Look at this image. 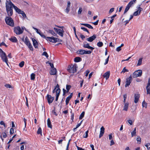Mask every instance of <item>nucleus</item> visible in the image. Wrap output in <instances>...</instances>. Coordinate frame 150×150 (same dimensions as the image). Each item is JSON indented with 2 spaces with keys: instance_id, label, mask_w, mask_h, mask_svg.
<instances>
[{
  "instance_id": "1",
  "label": "nucleus",
  "mask_w": 150,
  "mask_h": 150,
  "mask_svg": "<svg viewBox=\"0 0 150 150\" xmlns=\"http://www.w3.org/2000/svg\"><path fill=\"white\" fill-rule=\"evenodd\" d=\"M77 67L76 64L69 65L67 68V70L70 73H74L76 72Z\"/></svg>"
},
{
  "instance_id": "2",
  "label": "nucleus",
  "mask_w": 150,
  "mask_h": 150,
  "mask_svg": "<svg viewBox=\"0 0 150 150\" xmlns=\"http://www.w3.org/2000/svg\"><path fill=\"white\" fill-rule=\"evenodd\" d=\"M5 21L7 24L12 27H13L14 26L13 21L10 17H6L5 18Z\"/></svg>"
},
{
  "instance_id": "3",
  "label": "nucleus",
  "mask_w": 150,
  "mask_h": 150,
  "mask_svg": "<svg viewBox=\"0 0 150 150\" xmlns=\"http://www.w3.org/2000/svg\"><path fill=\"white\" fill-rule=\"evenodd\" d=\"M64 26H60L57 25V34H58L60 36L63 37L64 36Z\"/></svg>"
},
{
  "instance_id": "4",
  "label": "nucleus",
  "mask_w": 150,
  "mask_h": 150,
  "mask_svg": "<svg viewBox=\"0 0 150 150\" xmlns=\"http://www.w3.org/2000/svg\"><path fill=\"white\" fill-rule=\"evenodd\" d=\"M6 11L12 10L13 7L15 6L11 1H6Z\"/></svg>"
},
{
  "instance_id": "5",
  "label": "nucleus",
  "mask_w": 150,
  "mask_h": 150,
  "mask_svg": "<svg viewBox=\"0 0 150 150\" xmlns=\"http://www.w3.org/2000/svg\"><path fill=\"white\" fill-rule=\"evenodd\" d=\"M14 8L17 12L19 14H21L24 18L26 17V15L23 11L21 10L16 6H14Z\"/></svg>"
},
{
  "instance_id": "6",
  "label": "nucleus",
  "mask_w": 150,
  "mask_h": 150,
  "mask_svg": "<svg viewBox=\"0 0 150 150\" xmlns=\"http://www.w3.org/2000/svg\"><path fill=\"white\" fill-rule=\"evenodd\" d=\"M14 31L17 35H20L23 33V30H21V29L19 26L14 27Z\"/></svg>"
},
{
  "instance_id": "7",
  "label": "nucleus",
  "mask_w": 150,
  "mask_h": 150,
  "mask_svg": "<svg viewBox=\"0 0 150 150\" xmlns=\"http://www.w3.org/2000/svg\"><path fill=\"white\" fill-rule=\"evenodd\" d=\"M0 56L3 61L5 62L6 63V64L8 66V58H7V55L5 53H3V54H1Z\"/></svg>"
},
{
  "instance_id": "8",
  "label": "nucleus",
  "mask_w": 150,
  "mask_h": 150,
  "mask_svg": "<svg viewBox=\"0 0 150 150\" xmlns=\"http://www.w3.org/2000/svg\"><path fill=\"white\" fill-rule=\"evenodd\" d=\"M142 71L141 70H139L135 71L133 74V77L134 78L140 76L142 75Z\"/></svg>"
},
{
  "instance_id": "9",
  "label": "nucleus",
  "mask_w": 150,
  "mask_h": 150,
  "mask_svg": "<svg viewBox=\"0 0 150 150\" xmlns=\"http://www.w3.org/2000/svg\"><path fill=\"white\" fill-rule=\"evenodd\" d=\"M132 78L131 75L129 78H127L126 79V84L125 85V87H127V86H128L130 85L132 82Z\"/></svg>"
},
{
  "instance_id": "10",
  "label": "nucleus",
  "mask_w": 150,
  "mask_h": 150,
  "mask_svg": "<svg viewBox=\"0 0 150 150\" xmlns=\"http://www.w3.org/2000/svg\"><path fill=\"white\" fill-rule=\"evenodd\" d=\"M46 39L47 40H49L50 42H56V38H54L53 37H46Z\"/></svg>"
},
{
  "instance_id": "11",
  "label": "nucleus",
  "mask_w": 150,
  "mask_h": 150,
  "mask_svg": "<svg viewBox=\"0 0 150 150\" xmlns=\"http://www.w3.org/2000/svg\"><path fill=\"white\" fill-rule=\"evenodd\" d=\"M47 99L49 103H52L54 99V97H52L51 95H47Z\"/></svg>"
},
{
  "instance_id": "12",
  "label": "nucleus",
  "mask_w": 150,
  "mask_h": 150,
  "mask_svg": "<svg viewBox=\"0 0 150 150\" xmlns=\"http://www.w3.org/2000/svg\"><path fill=\"white\" fill-rule=\"evenodd\" d=\"M86 42H83V47L84 48H87L88 49H90L93 50L94 48L89 46L88 43L86 44Z\"/></svg>"
},
{
  "instance_id": "13",
  "label": "nucleus",
  "mask_w": 150,
  "mask_h": 150,
  "mask_svg": "<svg viewBox=\"0 0 150 150\" xmlns=\"http://www.w3.org/2000/svg\"><path fill=\"white\" fill-rule=\"evenodd\" d=\"M96 38V35L94 34L92 36L87 38L86 39V40L88 41L91 42L94 40Z\"/></svg>"
},
{
  "instance_id": "14",
  "label": "nucleus",
  "mask_w": 150,
  "mask_h": 150,
  "mask_svg": "<svg viewBox=\"0 0 150 150\" xmlns=\"http://www.w3.org/2000/svg\"><path fill=\"white\" fill-rule=\"evenodd\" d=\"M31 38L33 42V46L35 48H38V42L34 38Z\"/></svg>"
},
{
  "instance_id": "15",
  "label": "nucleus",
  "mask_w": 150,
  "mask_h": 150,
  "mask_svg": "<svg viewBox=\"0 0 150 150\" xmlns=\"http://www.w3.org/2000/svg\"><path fill=\"white\" fill-rule=\"evenodd\" d=\"M105 128L103 126L100 129V133L99 137L100 138L103 135L104 133Z\"/></svg>"
},
{
  "instance_id": "16",
  "label": "nucleus",
  "mask_w": 150,
  "mask_h": 150,
  "mask_svg": "<svg viewBox=\"0 0 150 150\" xmlns=\"http://www.w3.org/2000/svg\"><path fill=\"white\" fill-rule=\"evenodd\" d=\"M110 75V71H108L103 74V77L105 78L106 79H107L109 78Z\"/></svg>"
},
{
  "instance_id": "17",
  "label": "nucleus",
  "mask_w": 150,
  "mask_h": 150,
  "mask_svg": "<svg viewBox=\"0 0 150 150\" xmlns=\"http://www.w3.org/2000/svg\"><path fill=\"white\" fill-rule=\"evenodd\" d=\"M139 97V95L137 94H135L134 102L135 103H137L138 102Z\"/></svg>"
},
{
  "instance_id": "18",
  "label": "nucleus",
  "mask_w": 150,
  "mask_h": 150,
  "mask_svg": "<svg viewBox=\"0 0 150 150\" xmlns=\"http://www.w3.org/2000/svg\"><path fill=\"white\" fill-rule=\"evenodd\" d=\"M50 74L51 75H55L56 74V69L55 68H52V69L50 71Z\"/></svg>"
},
{
  "instance_id": "19",
  "label": "nucleus",
  "mask_w": 150,
  "mask_h": 150,
  "mask_svg": "<svg viewBox=\"0 0 150 150\" xmlns=\"http://www.w3.org/2000/svg\"><path fill=\"white\" fill-rule=\"evenodd\" d=\"M129 103L127 102L126 103H124V106L123 109V110L125 111H127L129 106Z\"/></svg>"
},
{
  "instance_id": "20",
  "label": "nucleus",
  "mask_w": 150,
  "mask_h": 150,
  "mask_svg": "<svg viewBox=\"0 0 150 150\" xmlns=\"http://www.w3.org/2000/svg\"><path fill=\"white\" fill-rule=\"evenodd\" d=\"M81 24L82 25H84L88 28L91 29H93V27L90 25L89 24H87V23H81Z\"/></svg>"
},
{
  "instance_id": "21",
  "label": "nucleus",
  "mask_w": 150,
  "mask_h": 150,
  "mask_svg": "<svg viewBox=\"0 0 150 150\" xmlns=\"http://www.w3.org/2000/svg\"><path fill=\"white\" fill-rule=\"evenodd\" d=\"M9 40L12 42H16L17 41V38L14 36L11 37L9 39Z\"/></svg>"
},
{
  "instance_id": "22",
  "label": "nucleus",
  "mask_w": 150,
  "mask_h": 150,
  "mask_svg": "<svg viewBox=\"0 0 150 150\" xmlns=\"http://www.w3.org/2000/svg\"><path fill=\"white\" fill-rule=\"evenodd\" d=\"M24 42L27 45H28L29 43H30L27 36H26Z\"/></svg>"
},
{
  "instance_id": "23",
  "label": "nucleus",
  "mask_w": 150,
  "mask_h": 150,
  "mask_svg": "<svg viewBox=\"0 0 150 150\" xmlns=\"http://www.w3.org/2000/svg\"><path fill=\"white\" fill-rule=\"evenodd\" d=\"M82 59L80 57H76L74 59V61L75 62H79L81 61Z\"/></svg>"
},
{
  "instance_id": "24",
  "label": "nucleus",
  "mask_w": 150,
  "mask_h": 150,
  "mask_svg": "<svg viewBox=\"0 0 150 150\" xmlns=\"http://www.w3.org/2000/svg\"><path fill=\"white\" fill-rule=\"evenodd\" d=\"M47 125L48 127L51 128H52V125L51 124V122L50 121V118H48L47 120Z\"/></svg>"
},
{
  "instance_id": "25",
  "label": "nucleus",
  "mask_w": 150,
  "mask_h": 150,
  "mask_svg": "<svg viewBox=\"0 0 150 150\" xmlns=\"http://www.w3.org/2000/svg\"><path fill=\"white\" fill-rule=\"evenodd\" d=\"M84 50H79L77 51V53L78 54H84Z\"/></svg>"
},
{
  "instance_id": "26",
  "label": "nucleus",
  "mask_w": 150,
  "mask_h": 150,
  "mask_svg": "<svg viewBox=\"0 0 150 150\" xmlns=\"http://www.w3.org/2000/svg\"><path fill=\"white\" fill-rule=\"evenodd\" d=\"M6 12H7L8 15L9 16H11L12 15L13 13V10L9 11V10L6 11Z\"/></svg>"
},
{
  "instance_id": "27",
  "label": "nucleus",
  "mask_w": 150,
  "mask_h": 150,
  "mask_svg": "<svg viewBox=\"0 0 150 150\" xmlns=\"http://www.w3.org/2000/svg\"><path fill=\"white\" fill-rule=\"evenodd\" d=\"M136 128H135L134 130L131 132V136L132 137L136 135Z\"/></svg>"
},
{
  "instance_id": "28",
  "label": "nucleus",
  "mask_w": 150,
  "mask_h": 150,
  "mask_svg": "<svg viewBox=\"0 0 150 150\" xmlns=\"http://www.w3.org/2000/svg\"><path fill=\"white\" fill-rule=\"evenodd\" d=\"M71 97L68 96L67 97V98L66 99V105H67L69 103V100H70Z\"/></svg>"
},
{
  "instance_id": "29",
  "label": "nucleus",
  "mask_w": 150,
  "mask_h": 150,
  "mask_svg": "<svg viewBox=\"0 0 150 150\" xmlns=\"http://www.w3.org/2000/svg\"><path fill=\"white\" fill-rule=\"evenodd\" d=\"M140 6L139 5V6L138 8V9L137 11L140 14L141 11H142L143 10V9L142 8L140 7Z\"/></svg>"
},
{
  "instance_id": "30",
  "label": "nucleus",
  "mask_w": 150,
  "mask_h": 150,
  "mask_svg": "<svg viewBox=\"0 0 150 150\" xmlns=\"http://www.w3.org/2000/svg\"><path fill=\"white\" fill-rule=\"evenodd\" d=\"M85 114V112L83 111L80 115L79 119L80 120L82 119L84 117Z\"/></svg>"
},
{
  "instance_id": "31",
  "label": "nucleus",
  "mask_w": 150,
  "mask_h": 150,
  "mask_svg": "<svg viewBox=\"0 0 150 150\" xmlns=\"http://www.w3.org/2000/svg\"><path fill=\"white\" fill-rule=\"evenodd\" d=\"M27 46L31 51H33V48L31 43H29Z\"/></svg>"
},
{
  "instance_id": "32",
  "label": "nucleus",
  "mask_w": 150,
  "mask_h": 150,
  "mask_svg": "<svg viewBox=\"0 0 150 150\" xmlns=\"http://www.w3.org/2000/svg\"><path fill=\"white\" fill-rule=\"evenodd\" d=\"M71 86L70 85H67L66 86V88L67 89V93L69 90H70V88H71Z\"/></svg>"
},
{
  "instance_id": "33",
  "label": "nucleus",
  "mask_w": 150,
  "mask_h": 150,
  "mask_svg": "<svg viewBox=\"0 0 150 150\" xmlns=\"http://www.w3.org/2000/svg\"><path fill=\"white\" fill-rule=\"evenodd\" d=\"M103 44L101 42H99L97 43V45L99 47H101L103 46Z\"/></svg>"
},
{
  "instance_id": "34",
  "label": "nucleus",
  "mask_w": 150,
  "mask_h": 150,
  "mask_svg": "<svg viewBox=\"0 0 150 150\" xmlns=\"http://www.w3.org/2000/svg\"><path fill=\"white\" fill-rule=\"evenodd\" d=\"M147 103H146L145 101L144 100L142 103V106L143 107H145V108H147Z\"/></svg>"
},
{
  "instance_id": "35",
  "label": "nucleus",
  "mask_w": 150,
  "mask_h": 150,
  "mask_svg": "<svg viewBox=\"0 0 150 150\" xmlns=\"http://www.w3.org/2000/svg\"><path fill=\"white\" fill-rule=\"evenodd\" d=\"M142 58H140L138 61V63L137 64V66L141 65L142 63Z\"/></svg>"
},
{
  "instance_id": "36",
  "label": "nucleus",
  "mask_w": 150,
  "mask_h": 150,
  "mask_svg": "<svg viewBox=\"0 0 150 150\" xmlns=\"http://www.w3.org/2000/svg\"><path fill=\"white\" fill-rule=\"evenodd\" d=\"M37 133L38 134H40L41 135H42V129L41 127H40L38 129L37 132Z\"/></svg>"
},
{
  "instance_id": "37",
  "label": "nucleus",
  "mask_w": 150,
  "mask_h": 150,
  "mask_svg": "<svg viewBox=\"0 0 150 150\" xmlns=\"http://www.w3.org/2000/svg\"><path fill=\"white\" fill-rule=\"evenodd\" d=\"M93 50H89V51H86L84 50V54H90L92 52Z\"/></svg>"
},
{
  "instance_id": "38",
  "label": "nucleus",
  "mask_w": 150,
  "mask_h": 150,
  "mask_svg": "<svg viewBox=\"0 0 150 150\" xmlns=\"http://www.w3.org/2000/svg\"><path fill=\"white\" fill-rule=\"evenodd\" d=\"M35 74L34 73H32L31 74V79L34 80L35 79Z\"/></svg>"
},
{
  "instance_id": "39",
  "label": "nucleus",
  "mask_w": 150,
  "mask_h": 150,
  "mask_svg": "<svg viewBox=\"0 0 150 150\" xmlns=\"http://www.w3.org/2000/svg\"><path fill=\"white\" fill-rule=\"evenodd\" d=\"M42 55L45 56L47 58L49 57L48 55V54L46 52H43L42 54Z\"/></svg>"
},
{
  "instance_id": "40",
  "label": "nucleus",
  "mask_w": 150,
  "mask_h": 150,
  "mask_svg": "<svg viewBox=\"0 0 150 150\" xmlns=\"http://www.w3.org/2000/svg\"><path fill=\"white\" fill-rule=\"evenodd\" d=\"M137 142V143L139 144H140L141 143V138L140 137H138L137 138V139H136Z\"/></svg>"
},
{
  "instance_id": "41",
  "label": "nucleus",
  "mask_w": 150,
  "mask_h": 150,
  "mask_svg": "<svg viewBox=\"0 0 150 150\" xmlns=\"http://www.w3.org/2000/svg\"><path fill=\"white\" fill-rule=\"evenodd\" d=\"M146 89L147 90V94H150V87L148 86L147 87V86H146Z\"/></svg>"
},
{
  "instance_id": "42",
  "label": "nucleus",
  "mask_w": 150,
  "mask_h": 150,
  "mask_svg": "<svg viewBox=\"0 0 150 150\" xmlns=\"http://www.w3.org/2000/svg\"><path fill=\"white\" fill-rule=\"evenodd\" d=\"M24 62L23 61H22L19 64V65L21 67H22L24 66Z\"/></svg>"
},
{
  "instance_id": "43",
  "label": "nucleus",
  "mask_w": 150,
  "mask_h": 150,
  "mask_svg": "<svg viewBox=\"0 0 150 150\" xmlns=\"http://www.w3.org/2000/svg\"><path fill=\"white\" fill-rule=\"evenodd\" d=\"M81 29L83 30L84 31L88 33H89V32L88 30L86 28H85L83 27H81Z\"/></svg>"
},
{
  "instance_id": "44",
  "label": "nucleus",
  "mask_w": 150,
  "mask_h": 150,
  "mask_svg": "<svg viewBox=\"0 0 150 150\" xmlns=\"http://www.w3.org/2000/svg\"><path fill=\"white\" fill-rule=\"evenodd\" d=\"M127 95L126 94H125L123 95V98H124V100H123V102L124 103H126V100L127 98Z\"/></svg>"
},
{
  "instance_id": "45",
  "label": "nucleus",
  "mask_w": 150,
  "mask_h": 150,
  "mask_svg": "<svg viewBox=\"0 0 150 150\" xmlns=\"http://www.w3.org/2000/svg\"><path fill=\"white\" fill-rule=\"evenodd\" d=\"M83 9L81 7H80L78 11V14L79 15L81 14Z\"/></svg>"
},
{
  "instance_id": "46",
  "label": "nucleus",
  "mask_w": 150,
  "mask_h": 150,
  "mask_svg": "<svg viewBox=\"0 0 150 150\" xmlns=\"http://www.w3.org/2000/svg\"><path fill=\"white\" fill-rule=\"evenodd\" d=\"M129 8H129V7L128 6H127L126 7L125 9V11H124V14H125L128 11V10L129 9Z\"/></svg>"
},
{
  "instance_id": "47",
  "label": "nucleus",
  "mask_w": 150,
  "mask_h": 150,
  "mask_svg": "<svg viewBox=\"0 0 150 150\" xmlns=\"http://www.w3.org/2000/svg\"><path fill=\"white\" fill-rule=\"evenodd\" d=\"M145 146L147 147L148 150H150V144L148 143L145 145Z\"/></svg>"
},
{
  "instance_id": "48",
  "label": "nucleus",
  "mask_w": 150,
  "mask_h": 150,
  "mask_svg": "<svg viewBox=\"0 0 150 150\" xmlns=\"http://www.w3.org/2000/svg\"><path fill=\"white\" fill-rule=\"evenodd\" d=\"M128 71H129L127 69H126L125 67H124L121 73L123 72L124 73L125 72H128Z\"/></svg>"
},
{
  "instance_id": "49",
  "label": "nucleus",
  "mask_w": 150,
  "mask_h": 150,
  "mask_svg": "<svg viewBox=\"0 0 150 150\" xmlns=\"http://www.w3.org/2000/svg\"><path fill=\"white\" fill-rule=\"evenodd\" d=\"M4 86L7 88H12V87L11 85L9 84H5V85Z\"/></svg>"
},
{
  "instance_id": "50",
  "label": "nucleus",
  "mask_w": 150,
  "mask_h": 150,
  "mask_svg": "<svg viewBox=\"0 0 150 150\" xmlns=\"http://www.w3.org/2000/svg\"><path fill=\"white\" fill-rule=\"evenodd\" d=\"M71 119L72 120V121H73L74 117V113L72 112V111L71 112Z\"/></svg>"
},
{
  "instance_id": "51",
  "label": "nucleus",
  "mask_w": 150,
  "mask_h": 150,
  "mask_svg": "<svg viewBox=\"0 0 150 150\" xmlns=\"http://www.w3.org/2000/svg\"><path fill=\"white\" fill-rule=\"evenodd\" d=\"M109 56L108 58L106 59L105 62V63H104V65H106L108 63L109 59Z\"/></svg>"
},
{
  "instance_id": "52",
  "label": "nucleus",
  "mask_w": 150,
  "mask_h": 150,
  "mask_svg": "<svg viewBox=\"0 0 150 150\" xmlns=\"http://www.w3.org/2000/svg\"><path fill=\"white\" fill-rule=\"evenodd\" d=\"M114 10V8H111L109 10V14H111L112 12Z\"/></svg>"
},
{
  "instance_id": "53",
  "label": "nucleus",
  "mask_w": 150,
  "mask_h": 150,
  "mask_svg": "<svg viewBox=\"0 0 150 150\" xmlns=\"http://www.w3.org/2000/svg\"><path fill=\"white\" fill-rule=\"evenodd\" d=\"M13 133H14V129L13 128H11L10 130V133L11 134H12Z\"/></svg>"
},
{
  "instance_id": "54",
  "label": "nucleus",
  "mask_w": 150,
  "mask_h": 150,
  "mask_svg": "<svg viewBox=\"0 0 150 150\" xmlns=\"http://www.w3.org/2000/svg\"><path fill=\"white\" fill-rule=\"evenodd\" d=\"M139 14H140L139 13H138V12L136 11L134 12L133 13V16H136L139 15Z\"/></svg>"
},
{
  "instance_id": "55",
  "label": "nucleus",
  "mask_w": 150,
  "mask_h": 150,
  "mask_svg": "<svg viewBox=\"0 0 150 150\" xmlns=\"http://www.w3.org/2000/svg\"><path fill=\"white\" fill-rule=\"evenodd\" d=\"M88 131H87L86 132V135H85V136H83V138H86L88 137Z\"/></svg>"
},
{
  "instance_id": "56",
  "label": "nucleus",
  "mask_w": 150,
  "mask_h": 150,
  "mask_svg": "<svg viewBox=\"0 0 150 150\" xmlns=\"http://www.w3.org/2000/svg\"><path fill=\"white\" fill-rule=\"evenodd\" d=\"M39 35L43 38H46V37L43 34L40 33H39Z\"/></svg>"
},
{
  "instance_id": "57",
  "label": "nucleus",
  "mask_w": 150,
  "mask_h": 150,
  "mask_svg": "<svg viewBox=\"0 0 150 150\" xmlns=\"http://www.w3.org/2000/svg\"><path fill=\"white\" fill-rule=\"evenodd\" d=\"M82 121H83V120L81 121L79 123H78L77 124V125L76 126V128H78L81 125V123L82 122Z\"/></svg>"
},
{
  "instance_id": "58",
  "label": "nucleus",
  "mask_w": 150,
  "mask_h": 150,
  "mask_svg": "<svg viewBox=\"0 0 150 150\" xmlns=\"http://www.w3.org/2000/svg\"><path fill=\"white\" fill-rule=\"evenodd\" d=\"M55 107H54V109L53 110H52V113L55 115H56V112H55Z\"/></svg>"
},
{
  "instance_id": "59",
  "label": "nucleus",
  "mask_w": 150,
  "mask_h": 150,
  "mask_svg": "<svg viewBox=\"0 0 150 150\" xmlns=\"http://www.w3.org/2000/svg\"><path fill=\"white\" fill-rule=\"evenodd\" d=\"M121 50V47L120 46L117 47L116 49V51L117 52H119Z\"/></svg>"
},
{
  "instance_id": "60",
  "label": "nucleus",
  "mask_w": 150,
  "mask_h": 150,
  "mask_svg": "<svg viewBox=\"0 0 150 150\" xmlns=\"http://www.w3.org/2000/svg\"><path fill=\"white\" fill-rule=\"evenodd\" d=\"M71 140V139H70L69 141L68 142V144H67V148H66V150H68V148H69V143H70V142Z\"/></svg>"
},
{
  "instance_id": "61",
  "label": "nucleus",
  "mask_w": 150,
  "mask_h": 150,
  "mask_svg": "<svg viewBox=\"0 0 150 150\" xmlns=\"http://www.w3.org/2000/svg\"><path fill=\"white\" fill-rule=\"evenodd\" d=\"M2 134L3 135V137L4 138H6L7 137L6 134L5 132H3Z\"/></svg>"
},
{
  "instance_id": "62",
  "label": "nucleus",
  "mask_w": 150,
  "mask_h": 150,
  "mask_svg": "<svg viewBox=\"0 0 150 150\" xmlns=\"http://www.w3.org/2000/svg\"><path fill=\"white\" fill-rule=\"evenodd\" d=\"M128 123L130 125H132V121L131 120H128Z\"/></svg>"
},
{
  "instance_id": "63",
  "label": "nucleus",
  "mask_w": 150,
  "mask_h": 150,
  "mask_svg": "<svg viewBox=\"0 0 150 150\" xmlns=\"http://www.w3.org/2000/svg\"><path fill=\"white\" fill-rule=\"evenodd\" d=\"M76 147L77 148L78 150H85L84 149H83L82 148L80 147L77 146H76Z\"/></svg>"
},
{
  "instance_id": "64",
  "label": "nucleus",
  "mask_w": 150,
  "mask_h": 150,
  "mask_svg": "<svg viewBox=\"0 0 150 150\" xmlns=\"http://www.w3.org/2000/svg\"><path fill=\"white\" fill-rule=\"evenodd\" d=\"M147 87H148V86H150V78H149L148 79L147 85Z\"/></svg>"
}]
</instances>
